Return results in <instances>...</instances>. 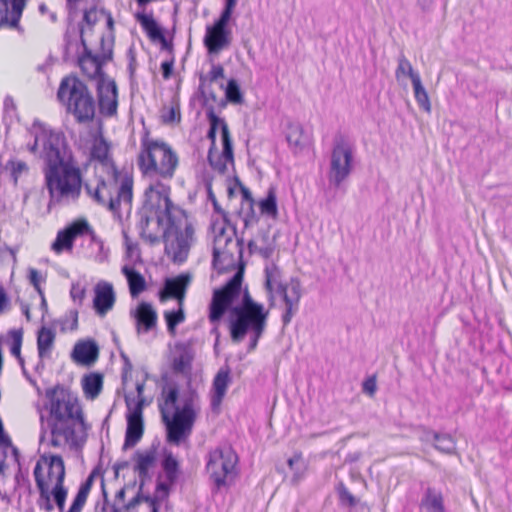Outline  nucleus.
Returning <instances> with one entry per match:
<instances>
[{
    "label": "nucleus",
    "instance_id": "obj_41",
    "mask_svg": "<svg viewBox=\"0 0 512 512\" xmlns=\"http://www.w3.org/2000/svg\"><path fill=\"white\" fill-rule=\"evenodd\" d=\"M398 65L395 70V77L397 81H400L404 77H409L411 82L413 81V77H420L418 72H415L410 61L405 57L403 53L398 56L397 59Z\"/></svg>",
    "mask_w": 512,
    "mask_h": 512
},
{
    "label": "nucleus",
    "instance_id": "obj_4",
    "mask_svg": "<svg viewBox=\"0 0 512 512\" xmlns=\"http://www.w3.org/2000/svg\"><path fill=\"white\" fill-rule=\"evenodd\" d=\"M48 410L47 426L50 429L53 447L69 444L71 449H81L86 443L90 425L86 422L78 399L73 397L69 389L57 384L45 391Z\"/></svg>",
    "mask_w": 512,
    "mask_h": 512
},
{
    "label": "nucleus",
    "instance_id": "obj_13",
    "mask_svg": "<svg viewBox=\"0 0 512 512\" xmlns=\"http://www.w3.org/2000/svg\"><path fill=\"white\" fill-rule=\"evenodd\" d=\"M100 112L105 116H114L118 107V89L116 82L106 76L96 83Z\"/></svg>",
    "mask_w": 512,
    "mask_h": 512
},
{
    "label": "nucleus",
    "instance_id": "obj_61",
    "mask_svg": "<svg viewBox=\"0 0 512 512\" xmlns=\"http://www.w3.org/2000/svg\"><path fill=\"white\" fill-rule=\"evenodd\" d=\"M120 357L123 361L121 377H122V381L125 383L128 379V376H130V374H131L133 365H132L129 357L124 352L120 353Z\"/></svg>",
    "mask_w": 512,
    "mask_h": 512
},
{
    "label": "nucleus",
    "instance_id": "obj_20",
    "mask_svg": "<svg viewBox=\"0 0 512 512\" xmlns=\"http://www.w3.org/2000/svg\"><path fill=\"white\" fill-rule=\"evenodd\" d=\"M99 357V346L93 339L80 340L71 352V359L82 366L93 365Z\"/></svg>",
    "mask_w": 512,
    "mask_h": 512
},
{
    "label": "nucleus",
    "instance_id": "obj_44",
    "mask_svg": "<svg viewBox=\"0 0 512 512\" xmlns=\"http://www.w3.org/2000/svg\"><path fill=\"white\" fill-rule=\"evenodd\" d=\"M164 318L168 332L171 335H174L176 332V327L185 320V313L182 306H179L177 310L165 311Z\"/></svg>",
    "mask_w": 512,
    "mask_h": 512
},
{
    "label": "nucleus",
    "instance_id": "obj_32",
    "mask_svg": "<svg viewBox=\"0 0 512 512\" xmlns=\"http://www.w3.org/2000/svg\"><path fill=\"white\" fill-rule=\"evenodd\" d=\"M122 273L127 279L129 292L132 298L138 297L146 290L147 285L145 278L135 268L125 265L122 267Z\"/></svg>",
    "mask_w": 512,
    "mask_h": 512
},
{
    "label": "nucleus",
    "instance_id": "obj_37",
    "mask_svg": "<svg viewBox=\"0 0 512 512\" xmlns=\"http://www.w3.org/2000/svg\"><path fill=\"white\" fill-rule=\"evenodd\" d=\"M427 434L433 437V440L435 441L434 447L436 450L445 454H453L455 452L456 442L450 434H441L435 431H428Z\"/></svg>",
    "mask_w": 512,
    "mask_h": 512
},
{
    "label": "nucleus",
    "instance_id": "obj_52",
    "mask_svg": "<svg viewBox=\"0 0 512 512\" xmlns=\"http://www.w3.org/2000/svg\"><path fill=\"white\" fill-rule=\"evenodd\" d=\"M39 498L37 500V505L41 510L45 512H51L54 510V505L51 501V492L49 491V487H41L38 488Z\"/></svg>",
    "mask_w": 512,
    "mask_h": 512
},
{
    "label": "nucleus",
    "instance_id": "obj_34",
    "mask_svg": "<svg viewBox=\"0 0 512 512\" xmlns=\"http://www.w3.org/2000/svg\"><path fill=\"white\" fill-rule=\"evenodd\" d=\"M258 206L262 215L276 220L278 218V204H277V194L276 187L270 186L267 190L266 196L259 200Z\"/></svg>",
    "mask_w": 512,
    "mask_h": 512
},
{
    "label": "nucleus",
    "instance_id": "obj_60",
    "mask_svg": "<svg viewBox=\"0 0 512 512\" xmlns=\"http://www.w3.org/2000/svg\"><path fill=\"white\" fill-rule=\"evenodd\" d=\"M29 281L30 283L33 285V287L35 288V290L38 292L39 295H42V288L40 286V282L42 280V277L39 273L38 270L34 269V268H30L29 269Z\"/></svg>",
    "mask_w": 512,
    "mask_h": 512
},
{
    "label": "nucleus",
    "instance_id": "obj_42",
    "mask_svg": "<svg viewBox=\"0 0 512 512\" xmlns=\"http://www.w3.org/2000/svg\"><path fill=\"white\" fill-rule=\"evenodd\" d=\"M115 35H102L100 38V53L95 54L102 63L106 64L108 61L113 59V47H114Z\"/></svg>",
    "mask_w": 512,
    "mask_h": 512
},
{
    "label": "nucleus",
    "instance_id": "obj_26",
    "mask_svg": "<svg viewBox=\"0 0 512 512\" xmlns=\"http://www.w3.org/2000/svg\"><path fill=\"white\" fill-rule=\"evenodd\" d=\"M230 378V369L228 367L221 368L216 374L212 384V396H211V408L216 410L221 405L223 398L226 395V391Z\"/></svg>",
    "mask_w": 512,
    "mask_h": 512
},
{
    "label": "nucleus",
    "instance_id": "obj_46",
    "mask_svg": "<svg viewBox=\"0 0 512 512\" xmlns=\"http://www.w3.org/2000/svg\"><path fill=\"white\" fill-rule=\"evenodd\" d=\"M339 504L343 507L353 508L358 504V499L352 495L343 482H339L336 486Z\"/></svg>",
    "mask_w": 512,
    "mask_h": 512
},
{
    "label": "nucleus",
    "instance_id": "obj_23",
    "mask_svg": "<svg viewBox=\"0 0 512 512\" xmlns=\"http://www.w3.org/2000/svg\"><path fill=\"white\" fill-rule=\"evenodd\" d=\"M133 458L136 460L134 471L138 473L141 488H144L146 481L150 478L149 469L154 467L157 461L156 447L152 446L144 452L137 450Z\"/></svg>",
    "mask_w": 512,
    "mask_h": 512
},
{
    "label": "nucleus",
    "instance_id": "obj_15",
    "mask_svg": "<svg viewBox=\"0 0 512 512\" xmlns=\"http://www.w3.org/2000/svg\"><path fill=\"white\" fill-rule=\"evenodd\" d=\"M207 159L210 166L220 174H224L227 171L228 162L233 163V142L228 126H223L222 129V153L218 155L216 150L208 151Z\"/></svg>",
    "mask_w": 512,
    "mask_h": 512
},
{
    "label": "nucleus",
    "instance_id": "obj_9",
    "mask_svg": "<svg viewBox=\"0 0 512 512\" xmlns=\"http://www.w3.org/2000/svg\"><path fill=\"white\" fill-rule=\"evenodd\" d=\"M354 152L353 143L345 135L337 133L334 136L327 172L330 186L341 188L344 181L348 179L353 171Z\"/></svg>",
    "mask_w": 512,
    "mask_h": 512
},
{
    "label": "nucleus",
    "instance_id": "obj_43",
    "mask_svg": "<svg viewBox=\"0 0 512 512\" xmlns=\"http://www.w3.org/2000/svg\"><path fill=\"white\" fill-rule=\"evenodd\" d=\"M225 98L227 102L232 104H242L244 102L243 93L236 79L228 80L225 87Z\"/></svg>",
    "mask_w": 512,
    "mask_h": 512
},
{
    "label": "nucleus",
    "instance_id": "obj_1",
    "mask_svg": "<svg viewBox=\"0 0 512 512\" xmlns=\"http://www.w3.org/2000/svg\"><path fill=\"white\" fill-rule=\"evenodd\" d=\"M34 142L28 145L32 153L42 147L40 156L44 161L45 186L49 193V204L77 201L82 191V177L73 159L63 132L55 131L35 120L30 129Z\"/></svg>",
    "mask_w": 512,
    "mask_h": 512
},
{
    "label": "nucleus",
    "instance_id": "obj_18",
    "mask_svg": "<svg viewBox=\"0 0 512 512\" xmlns=\"http://www.w3.org/2000/svg\"><path fill=\"white\" fill-rule=\"evenodd\" d=\"M86 195L96 204L107 207L110 211L117 210V201H113L112 193L103 178L91 182H82Z\"/></svg>",
    "mask_w": 512,
    "mask_h": 512
},
{
    "label": "nucleus",
    "instance_id": "obj_45",
    "mask_svg": "<svg viewBox=\"0 0 512 512\" xmlns=\"http://www.w3.org/2000/svg\"><path fill=\"white\" fill-rule=\"evenodd\" d=\"M63 53L62 59L64 62H68L71 59L70 48L75 43L77 46V28L68 27L63 37Z\"/></svg>",
    "mask_w": 512,
    "mask_h": 512
},
{
    "label": "nucleus",
    "instance_id": "obj_29",
    "mask_svg": "<svg viewBox=\"0 0 512 512\" xmlns=\"http://www.w3.org/2000/svg\"><path fill=\"white\" fill-rule=\"evenodd\" d=\"M420 508L425 509L426 512H446L442 491L428 486L423 492Z\"/></svg>",
    "mask_w": 512,
    "mask_h": 512
},
{
    "label": "nucleus",
    "instance_id": "obj_25",
    "mask_svg": "<svg viewBox=\"0 0 512 512\" xmlns=\"http://www.w3.org/2000/svg\"><path fill=\"white\" fill-rule=\"evenodd\" d=\"M110 145L103 136L96 138L90 150L92 160L98 161L102 166L110 167L113 176L117 179L119 170L117 169L113 159L109 155Z\"/></svg>",
    "mask_w": 512,
    "mask_h": 512
},
{
    "label": "nucleus",
    "instance_id": "obj_10",
    "mask_svg": "<svg viewBox=\"0 0 512 512\" xmlns=\"http://www.w3.org/2000/svg\"><path fill=\"white\" fill-rule=\"evenodd\" d=\"M238 462V456L231 447L216 448L209 452L206 471L214 484L213 490L219 491L226 486V478Z\"/></svg>",
    "mask_w": 512,
    "mask_h": 512
},
{
    "label": "nucleus",
    "instance_id": "obj_59",
    "mask_svg": "<svg viewBox=\"0 0 512 512\" xmlns=\"http://www.w3.org/2000/svg\"><path fill=\"white\" fill-rule=\"evenodd\" d=\"M18 487H26L30 489L31 483L28 477V472H23L21 466L18 469V472L15 475V489Z\"/></svg>",
    "mask_w": 512,
    "mask_h": 512
},
{
    "label": "nucleus",
    "instance_id": "obj_39",
    "mask_svg": "<svg viewBox=\"0 0 512 512\" xmlns=\"http://www.w3.org/2000/svg\"><path fill=\"white\" fill-rule=\"evenodd\" d=\"M414 97L419 107L422 108L426 112H430L431 104L429 100L428 93L424 86L422 85L420 77H413L412 81Z\"/></svg>",
    "mask_w": 512,
    "mask_h": 512
},
{
    "label": "nucleus",
    "instance_id": "obj_58",
    "mask_svg": "<svg viewBox=\"0 0 512 512\" xmlns=\"http://www.w3.org/2000/svg\"><path fill=\"white\" fill-rule=\"evenodd\" d=\"M10 26L9 0H0V26Z\"/></svg>",
    "mask_w": 512,
    "mask_h": 512
},
{
    "label": "nucleus",
    "instance_id": "obj_64",
    "mask_svg": "<svg viewBox=\"0 0 512 512\" xmlns=\"http://www.w3.org/2000/svg\"><path fill=\"white\" fill-rule=\"evenodd\" d=\"M207 77L210 82H215L219 78H223L224 68L220 64H213Z\"/></svg>",
    "mask_w": 512,
    "mask_h": 512
},
{
    "label": "nucleus",
    "instance_id": "obj_12",
    "mask_svg": "<svg viewBox=\"0 0 512 512\" xmlns=\"http://www.w3.org/2000/svg\"><path fill=\"white\" fill-rule=\"evenodd\" d=\"M125 401L129 409L127 414V427L125 432V440L122 449L127 450L133 448L142 438L144 432L143 424V400L136 401L132 408V400L126 396Z\"/></svg>",
    "mask_w": 512,
    "mask_h": 512
},
{
    "label": "nucleus",
    "instance_id": "obj_30",
    "mask_svg": "<svg viewBox=\"0 0 512 512\" xmlns=\"http://www.w3.org/2000/svg\"><path fill=\"white\" fill-rule=\"evenodd\" d=\"M56 333L53 329L42 326L37 332V350L40 361L37 369L43 367V359L50 357L54 345Z\"/></svg>",
    "mask_w": 512,
    "mask_h": 512
},
{
    "label": "nucleus",
    "instance_id": "obj_51",
    "mask_svg": "<svg viewBox=\"0 0 512 512\" xmlns=\"http://www.w3.org/2000/svg\"><path fill=\"white\" fill-rule=\"evenodd\" d=\"M9 4H11L10 27L19 28V21L26 5V0H11Z\"/></svg>",
    "mask_w": 512,
    "mask_h": 512
},
{
    "label": "nucleus",
    "instance_id": "obj_21",
    "mask_svg": "<svg viewBox=\"0 0 512 512\" xmlns=\"http://www.w3.org/2000/svg\"><path fill=\"white\" fill-rule=\"evenodd\" d=\"M95 296L93 308L100 316H104L114 306L116 297L113 285L106 281H100L94 288Z\"/></svg>",
    "mask_w": 512,
    "mask_h": 512
},
{
    "label": "nucleus",
    "instance_id": "obj_53",
    "mask_svg": "<svg viewBox=\"0 0 512 512\" xmlns=\"http://www.w3.org/2000/svg\"><path fill=\"white\" fill-rule=\"evenodd\" d=\"M242 213H244L242 218H243L245 228H248V227L258 223L259 216L256 214V212L254 210V204L250 203L249 205H247V210L245 212L242 207L241 210L239 211V214L242 215Z\"/></svg>",
    "mask_w": 512,
    "mask_h": 512
},
{
    "label": "nucleus",
    "instance_id": "obj_24",
    "mask_svg": "<svg viewBox=\"0 0 512 512\" xmlns=\"http://www.w3.org/2000/svg\"><path fill=\"white\" fill-rule=\"evenodd\" d=\"M132 316L136 321L138 333H147L156 327L158 319L157 312L148 302L142 301L139 303L136 310L132 312Z\"/></svg>",
    "mask_w": 512,
    "mask_h": 512
},
{
    "label": "nucleus",
    "instance_id": "obj_27",
    "mask_svg": "<svg viewBox=\"0 0 512 512\" xmlns=\"http://www.w3.org/2000/svg\"><path fill=\"white\" fill-rule=\"evenodd\" d=\"M176 348L179 352L173 360L172 368L175 373L190 375L194 351L190 343H178Z\"/></svg>",
    "mask_w": 512,
    "mask_h": 512
},
{
    "label": "nucleus",
    "instance_id": "obj_33",
    "mask_svg": "<svg viewBox=\"0 0 512 512\" xmlns=\"http://www.w3.org/2000/svg\"><path fill=\"white\" fill-rule=\"evenodd\" d=\"M81 384L86 398L94 400L102 391L103 376L98 372H91L82 378Z\"/></svg>",
    "mask_w": 512,
    "mask_h": 512
},
{
    "label": "nucleus",
    "instance_id": "obj_54",
    "mask_svg": "<svg viewBox=\"0 0 512 512\" xmlns=\"http://www.w3.org/2000/svg\"><path fill=\"white\" fill-rule=\"evenodd\" d=\"M70 296L74 302L82 305L86 296V287L80 283H73L70 290Z\"/></svg>",
    "mask_w": 512,
    "mask_h": 512
},
{
    "label": "nucleus",
    "instance_id": "obj_3",
    "mask_svg": "<svg viewBox=\"0 0 512 512\" xmlns=\"http://www.w3.org/2000/svg\"><path fill=\"white\" fill-rule=\"evenodd\" d=\"M170 186L159 180L152 182L145 190L144 208H156L158 224L166 218L167 226L164 229L162 240L165 253L171 256L174 263H183L187 260L189 251L195 241V229L189 221L185 211L177 210L170 197Z\"/></svg>",
    "mask_w": 512,
    "mask_h": 512
},
{
    "label": "nucleus",
    "instance_id": "obj_55",
    "mask_svg": "<svg viewBox=\"0 0 512 512\" xmlns=\"http://www.w3.org/2000/svg\"><path fill=\"white\" fill-rule=\"evenodd\" d=\"M62 330H76L78 327V311L71 310L65 319L61 321Z\"/></svg>",
    "mask_w": 512,
    "mask_h": 512
},
{
    "label": "nucleus",
    "instance_id": "obj_35",
    "mask_svg": "<svg viewBox=\"0 0 512 512\" xmlns=\"http://www.w3.org/2000/svg\"><path fill=\"white\" fill-rule=\"evenodd\" d=\"M206 116L209 121V129L207 132V138L211 141L209 151L216 150V135L217 130L220 129L222 132L223 126H228L224 119L220 118L215 114L214 107L209 106L206 111Z\"/></svg>",
    "mask_w": 512,
    "mask_h": 512
},
{
    "label": "nucleus",
    "instance_id": "obj_14",
    "mask_svg": "<svg viewBox=\"0 0 512 512\" xmlns=\"http://www.w3.org/2000/svg\"><path fill=\"white\" fill-rule=\"evenodd\" d=\"M264 273V288L267 292L269 307L272 308L275 306L276 294L282 296L291 291L290 280L287 283L282 282L281 270L275 263L267 265L265 267Z\"/></svg>",
    "mask_w": 512,
    "mask_h": 512
},
{
    "label": "nucleus",
    "instance_id": "obj_48",
    "mask_svg": "<svg viewBox=\"0 0 512 512\" xmlns=\"http://www.w3.org/2000/svg\"><path fill=\"white\" fill-rule=\"evenodd\" d=\"M9 335L12 339L10 352L13 356H15L18 359L20 365L23 366L24 359L21 356L23 331L22 329H13L9 331Z\"/></svg>",
    "mask_w": 512,
    "mask_h": 512
},
{
    "label": "nucleus",
    "instance_id": "obj_63",
    "mask_svg": "<svg viewBox=\"0 0 512 512\" xmlns=\"http://www.w3.org/2000/svg\"><path fill=\"white\" fill-rule=\"evenodd\" d=\"M97 13H99V10L96 9V7H92L88 10L84 11L83 15V21L93 27L98 22Z\"/></svg>",
    "mask_w": 512,
    "mask_h": 512
},
{
    "label": "nucleus",
    "instance_id": "obj_62",
    "mask_svg": "<svg viewBox=\"0 0 512 512\" xmlns=\"http://www.w3.org/2000/svg\"><path fill=\"white\" fill-rule=\"evenodd\" d=\"M377 384H376V377L370 376L367 379L363 381L362 384V390L364 393L373 396L376 392Z\"/></svg>",
    "mask_w": 512,
    "mask_h": 512
},
{
    "label": "nucleus",
    "instance_id": "obj_57",
    "mask_svg": "<svg viewBox=\"0 0 512 512\" xmlns=\"http://www.w3.org/2000/svg\"><path fill=\"white\" fill-rule=\"evenodd\" d=\"M9 164L11 165V175L15 183L22 173L28 172V165L24 161H10Z\"/></svg>",
    "mask_w": 512,
    "mask_h": 512
},
{
    "label": "nucleus",
    "instance_id": "obj_5",
    "mask_svg": "<svg viewBox=\"0 0 512 512\" xmlns=\"http://www.w3.org/2000/svg\"><path fill=\"white\" fill-rule=\"evenodd\" d=\"M162 393L165 397V404L174 409L173 416H169L161 408L162 418L166 425V438L170 444L180 445L192 432L196 419L195 406L198 403L199 395L196 389L188 382L186 390L181 394L182 406L177 404L179 389L176 383H169L163 387Z\"/></svg>",
    "mask_w": 512,
    "mask_h": 512
},
{
    "label": "nucleus",
    "instance_id": "obj_19",
    "mask_svg": "<svg viewBox=\"0 0 512 512\" xmlns=\"http://www.w3.org/2000/svg\"><path fill=\"white\" fill-rule=\"evenodd\" d=\"M290 286L291 291L281 296L285 304V310L281 318L284 327L290 324L292 318L298 312L302 297V285L298 277L290 278Z\"/></svg>",
    "mask_w": 512,
    "mask_h": 512
},
{
    "label": "nucleus",
    "instance_id": "obj_49",
    "mask_svg": "<svg viewBox=\"0 0 512 512\" xmlns=\"http://www.w3.org/2000/svg\"><path fill=\"white\" fill-rule=\"evenodd\" d=\"M91 225L86 219H78L70 223L68 226H66V230L69 231V234L72 236L73 240L77 237H82L87 234V232H90Z\"/></svg>",
    "mask_w": 512,
    "mask_h": 512
},
{
    "label": "nucleus",
    "instance_id": "obj_2",
    "mask_svg": "<svg viewBox=\"0 0 512 512\" xmlns=\"http://www.w3.org/2000/svg\"><path fill=\"white\" fill-rule=\"evenodd\" d=\"M244 264L226 282L213 292L209 305V320L212 324L220 322L226 312H230L229 331L233 342L243 341L249 334L248 351H254L263 336L269 310L256 302L247 288L242 291Z\"/></svg>",
    "mask_w": 512,
    "mask_h": 512
},
{
    "label": "nucleus",
    "instance_id": "obj_47",
    "mask_svg": "<svg viewBox=\"0 0 512 512\" xmlns=\"http://www.w3.org/2000/svg\"><path fill=\"white\" fill-rule=\"evenodd\" d=\"M205 188H206V191H207V199L212 203L213 205V210L215 213H217L218 215L221 216L222 220H223V226L225 225H230V220H229V216H228V213L220 206V204L218 203L217 201V198L212 190V183L211 181H206L205 182Z\"/></svg>",
    "mask_w": 512,
    "mask_h": 512
},
{
    "label": "nucleus",
    "instance_id": "obj_11",
    "mask_svg": "<svg viewBox=\"0 0 512 512\" xmlns=\"http://www.w3.org/2000/svg\"><path fill=\"white\" fill-rule=\"evenodd\" d=\"M234 9L224 6L219 18L211 26H207L203 42L209 54H218L230 45L231 31L228 24Z\"/></svg>",
    "mask_w": 512,
    "mask_h": 512
},
{
    "label": "nucleus",
    "instance_id": "obj_38",
    "mask_svg": "<svg viewBox=\"0 0 512 512\" xmlns=\"http://www.w3.org/2000/svg\"><path fill=\"white\" fill-rule=\"evenodd\" d=\"M67 494L68 490L64 486V473L63 470L61 469L58 477V482H55V485L51 490L53 501L60 512H63L64 510Z\"/></svg>",
    "mask_w": 512,
    "mask_h": 512
},
{
    "label": "nucleus",
    "instance_id": "obj_50",
    "mask_svg": "<svg viewBox=\"0 0 512 512\" xmlns=\"http://www.w3.org/2000/svg\"><path fill=\"white\" fill-rule=\"evenodd\" d=\"M63 470L65 474V465L62 457L60 455H51L48 458V477L52 479L55 478L56 482H58L59 473Z\"/></svg>",
    "mask_w": 512,
    "mask_h": 512
},
{
    "label": "nucleus",
    "instance_id": "obj_17",
    "mask_svg": "<svg viewBox=\"0 0 512 512\" xmlns=\"http://www.w3.org/2000/svg\"><path fill=\"white\" fill-rule=\"evenodd\" d=\"M135 18L140 23L141 27L151 41L159 42L161 44L162 50L172 53V41L166 39L164 28L158 24L152 13L145 14L143 12H138L135 14Z\"/></svg>",
    "mask_w": 512,
    "mask_h": 512
},
{
    "label": "nucleus",
    "instance_id": "obj_8",
    "mask_svg": "<svg viewBox=\"0 0 512 512\" xmlns=\"http://www.w3.org/2000/svg\"><path fill=\"white\" fill-rule=\"evenodd\" d=\"M215 232L212 265L218 273H224L231 270L240 269L243 261V239L233 241L236 234V228L232 226V233L228 234L226 227L215 222L212 225Z\"/></svg>",
    "mask_w": 512,
    "mask_h": 512
},
{
    "label": "nucleus",
    "instance_id": "obj_7",
    "mask_svg": "<svg viewBox=\"0 0 512 512\" xmlns=\"http://www.w3.org/2000/svg\"><path fill=\"white\" fill-rule=\"evenodd\" d=\"M57 97L67 105V111L74 115L78 123H87L94 119L95 101L88 86L77 76L62 79Z\"/></svg>",
    "mask_w": 512,
    "mask_h": 512
},
{
    "label": "nucleus",
    "instance_id": "obj_36",
    "mask_svg": "<svg viewBox=\"0 0 512 512\" xmlns=\"http://www.w3.org/2000/svg\"><path fill=\"white\" fill-rule=\"evenodd\" d=\"M161 466L165 473L166 480L169 483L174 484L180 473V465L171 451H164Z\"/></svg>",
    "mask_w": 512,
    "mask_h": 512
},
{
    "label": "nucleus",
    "instance_id": "obj_6",
    "mask_svg": "<svg viewBox=\"0 0 512 512\" xmlns=\"http://www.w3.org/2000/svg\"><path fill=\"white\" fill-rule=\"evenodd\" d=\"M137 165L144 176L171 179L178 165V157L166 143L142 139Z\"/></svg>",
    "mask_w": 512,
    "mask_h": 512
},
{
    "label": "nucleus",
    "instance_id": "obj_31",
    "mask_svg": "<svg viewBox=\"0 0 512 512\" xmlns=\"http://www.w3.org/2000/svg\"><path fill=\"white\" fill-rule=\"evenodd\" d=\"M116 183L119 182L117 197L113 198V201H117V208L120 203L130 204L133 198V175L128 171H119V176L116 179L113 176Z\"/></svg>",
    "mask_w": 512,
    "mask_h": 512
},
{
    "label": "nucleus",
    "instance_id": "obj_40",
    "mask_svg": "<svg viewBox=\"0 0 512 512\" xmlns=\"http://www.w3.org/2000/svg\"><path fill=\"white\" fill-rule=\"evenodd\" d=\"M74 245V240L69 234V231L64 228L57 233L56 239L52 243V250L60 254L65 250L71 251Z\"/></svg>",
    "mask_w": 512,
    "mask_h": 512
},
{
    "label": "nucleus",
    "instance_id": "obj_56",
    "mask_svg": "<svg viewBox=\"0 0 512 512\" xmlns=\"http://www.w3.org/2000/svg\"><path fill=\"white\" fill-rule=\"evenodd\" d=\"M77 37H79V44L83 49L82 53H79L77 56H85L86 59L89 58L91 54L94 53L87 45V42L84 38V27L81 24H79V26L77 27Z\"/></svg>",
    "mask_w": 512,
    "mask_h": 512
},
{
    "label": "nucleus",
    "instance_id": "obj_16",
    "mask_svg": "<svg viewBox=\"0 0 512 512\" xmlns=\"http://www.w3.org/2000/svg\"><path fill=\"white\" fill-rule=\"evenodd\" d=\"M191 282V276L188 273H181L175 277L166 278L163 288L159 292L161 301L168 298L177 300L179 306H183L186 290Z\"/></svg>",
    "mask_w": 512,
    "mask_h": 512
},
{
    "label": "nucleus",
    "instance_id": "obj_22",
    "mask_svg": "<svg viewBox=\"0 0 512 512\" xmlns=\"http://www.w3.org/2000/svg\"><path fill=\"white\" fill-rule=\"evenodd\" d=\"M286 140L294 154L301 153L311 144V134L297 122H290L286 128Z\"/></svg>",
    "mask_w": 512,
    "mask_h": 512
},
{
    "label": "nucleus",
    "instance_id": "obj_28",
    "mask_svg": "<svg viewBox=\"0 0 512 512\" xmlns=\"http://www.w3.org/2000/svg\"><path fill=\"white\" fill-rule=\"evenodd\" d=\"M77 65L84 75L91 80H96V83L107 76L103 70L105 64L95 54H91L87 59L85 56H77Z\"/></svg>",
    "mask_w": 512,
    "mask_h": 512
}]
</instances>
